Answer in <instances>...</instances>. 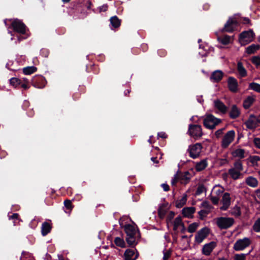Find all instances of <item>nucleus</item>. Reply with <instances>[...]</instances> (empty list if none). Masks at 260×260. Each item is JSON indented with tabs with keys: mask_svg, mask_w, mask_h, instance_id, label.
<instances>
[{
	"mask_svg": "<svg viewBox=\"0 0 260 260\" xmlns=\"http://www.w3.org/2000/svg\"><path fill=\"white\" fill-rule=\"evenodd\" d=\"M124 230L126 234L125 240L128 246L134 247L138 244V241H136V237L137 230L135 226L130 224H127L124 226Z\"/></svg>",
	"mask_w": 260,
	"mask_h": 260,
	"instance_id": "obj_1",
	"label": "nucleus"
},
{
	"mask_svg": "<svg viewBox=\"0 0 260 260\" xmlns=\"http://www.w3.org/2000/svg\"><path fill=\"white\" fill-rule=\"evenodd\" d=\"M222 120L212 114H206L203 119V125L207 129H214L221 122Z\"/></svg>",
	"mask_w": 260,
	"mask_h": 260,
	"instance_id": "obj_2",
	"label": "nucleus"
},
{
	"mask_svg": "<svg viewBox=\"0 0 260 260\" xmlns=\"http://www.w3.org/2000/svg\"><path fill=\"white\" fill-rule=\"evenodd\" d=\"M255 34L252 29L242 31L239 34V42L242 46H245L252 42Z\"/></svg>",
	"mask_w": 260,
	"mask_h": 260,
	"instance_id": "obj_3",
	"label": "nucleus"
},
{
	"mask_svg": "<svg viewBox=\"0 0 260 260\" xmlns=\"http://www.w3.org/2000/svg\"><path fill=\"white\" fill-rule=\"evenodd\" d=\"M235 223L232 217H220L216 219V224L220 230H226L231 228Z\"/></svg>",
	"mask_w": 260,
	"mask_h": 260,
	"instance_id": "obj_4",
	"label": "nucleus"
},
{
	"mask_svg": "<svg viewBox=\"0 0 260 260\" xmlns=\"http://www.w3.org/2000/svg\"><path fill=\"white\" fill-rule=\"evenodd\" d=\"M187 133L196 140L201 138L203 135L202 126L199 124H189Z\"/></svg>",
	"mask_w": 260,
	"mask_h": 260,
	"instance_id": "obj_5",
	"label": "nucleus"
},
{
	"mask_svg": "<svg viewBox=\"0 0 260 260\" xmlns=\"http://www.w3.org/2000/svg\"><path fill=\"white\" fill-rule=\"evenodd\" d=\"M203 148L202 144L197 143L194 145L189 146L187 151L189 152V156L193 159L199 157Z\"/></svg>",
	"mask_w": 260,
	"mask_h": 260,
	"instance_id": "obj_6",
	"label": "nucleus"
},
{
	"mask_svg": "<svg viewBox=\"0 0 260 260\" xmlns=\"http://www.w3.org/2000/svg\"><path fill=\"white\" fill-rule=\"evenodd\" d=\"M135 247L125 250L123 257L124 260H136L138 258L139 253Z\"/></svg>",
	"mask_w": 260,
	"mask_h": 260,
	"instance_id": "obj_7",
	"label": "nucleus"
},
{
	"mask_svg": "<svg viewBox=\"0 0 260 260\" xmlns=\"http://www.w3.org/2000/svg\"><path fill=\"white\" fill-rule=\"evenodd\" d=\"M235 136V132L234 130L228 131L224 136L222 142L221 147L223 148H227L233 141Z\"/></svg>",
	"mask_w": 260,
	"mask_h": 260,
	"instance_id": "obj_8",
	"label": "nucleus"
},
{
	"mask_svg": "<svg viewBox=\"0 0 260 260\" xmlns=\"http://www.w3.org/2000/svg\"><path fill=\"white\" fill-rule=\"evenodd\" d=\"M238 26V21L235 19L230 18L224 24V27L222 29V31L232 32L236 29Z\"/></svg>",
	"mask_w": 260,
	"mask_h": 260,
	"instance_id": "obj_9",
	"label": "nucleus"
},
{
	"mask_svg": "<svg viewBox=\"0 0 260 260\" xmlns=\"http://www.w3.org/2000/svg\"><path fill=\"white\" fill-rule=\"evenodd\" d=\"M210 232V229L207 227H204L199 230L195 236V242L201 243L207 237Z\"/></svg>",
	"mask_w": 260,
	"mask_h": 260,
	"instance_id": "obj_10",
	"label": "nucleus"
},
{
	"mask_svg": "<svg viewBox=\"0 0 260 260\" xmlns=\"http://www.w3.org/2000/svg\"><path fill=\"white\" fill-rule=\"evenodd\" d=\"M250 240L248 238L238 240L234 245V249L236 251L242 250L250 244Z\"/></svg>",
	"mask_w": 260,
	"mask_h": 260,
	"instance_id": "obj_11",
	"label": "nucleus"
},
{
	"mask_svg": "<svg viewBox=\"0 0 260 260\" xmlns=\"http://www.w3.org/2000/svg\"><path fill=\"white\" fill-rule=\"evenodd\" d=\"M256 120V116L254 114H250L248 119L244 122V124L248 129H254L258 125Z\"/></svg>",
	"mask_w": 260,
	"mask_h": 260,
	"instance_id": "obj_12",
	"label": "nucleus"
},
{
	"mask_svg": "<svg viewBox=\"0 0 260 260\" xmlns=\"http://www.w3.org/2000/svg\"><path fill=\"white\" fill-rule=\"evenodd\" d=\"M231 201L230 194L229 192H224L221 200L223 205L220 207V209L222 211L227 210L231 205Z\"/></svg>",
	"mask_w": 260,
	"mask_h": 260,
	"instance_id": "obj_13",
	"label": "nucleus"
},
{
	"mask_svg": "<svg viewBox=\"0 0 260 260\" xmlns=\"http://www.w3.org/2000/svg\"><path fill=\"white\" fill-rule=\"evenodd\" d=\"M228 87L229 90L232 92L236 93L238 91V83L236 78L229 77L228 79Z\"/></svg>",
	"mask_w": 260,
	"mask_h": 260,
	"instance_id": "obj_14",
	"label": "nucleus"
},
{
	"mask_svg": "<svg viewBox=\"0 0 260 260\" xmlns=\"http://www.w3.org/2000/svg\"><path fill=\"white\" fill-rule=\"evenodd\" d=\"M216 246V243L214 241L205 244L202 248V253L207 256L210 255Z\"/></svg>",
	"mask_w": 260,
	"mask_h": 260,
	"instance_id": "obj_15",
	"label": "nucleus"
},
{
	"mask_svg": "<svg viewBox=\"0 0 260 260\" xmlns=\"http://www.w3.org/2000/svg\"><path fill=\"white\" fill-rule=\"evenodd\" d=\"M12 26L14 29L20 34H24L25 32V26L20 20H15L12 23Z\"/></svg>",
	"mask_w": 260,
	"mask_h": 260,
	"instance_id": "obj_16",
	"label": "nucleus"
},
{
	"mask_svg": "<svg viewBox=\"0 0 260 260\" xmlns=\"http://www.w3.org/2000/svg\"><path fill=\"white\" fill-rule=\"evenodd\" d=\"M223 75L224 74L221 71H215L212 73L210 76V80L213 82L218 83L222 80Z\"/></svg>",
	"mask_w": 260,
	"mask_h": 260,
	"instance_id": "obj_17",
	"label": "nucleus"
},
{
	"mask_svg": "<svg viewBox=\"0 0 260 260\" xmlns=\"http://www.w3.org/2000/svg\"><path fill=\"white\" fill-rule=\"evenodd\" d=\"M214 104V107L218 109L221 113L225 114L227 112L228 109V107L220 100H215Z\"/></svg>",
	"mask_w": 260,
	"mask_h": 260,
	"instance_id": "obj_18",
	"label": "nucleus"
},
{
	"mask_svg": "<svg viewBox=\"0 0 260 260\" xmlns=\"http://www.w3.org/2000/svg\"><path fill=\"white\" fill-rule=\"evenodd\" d=\"M196 212V208L193 207H185L182 210V214L184 217L192 218V214Z\"/></svg>",
	"mask_w": 260,
	"mask_h": 260,
	"instance_id": "obj_19",
	"label": "nucleus"
},
{
	"mask_svg": "<svg viewBox=\"0 0 260 260\" xmlns=\"http://www.w3.org/2000/svg\"><path fill=\"white\" fill-rule=\"evenodd\" d=\"M241 112L237 105H233L231 107V111L229 112V117L232 119H235L240 115Z\"/></svg>",
	"mask_w": 260,
	"mask_h": 260,
	"instance_id": "obj_20",
	"label": "nucleus"
},
{
	"mask_svg": "<svg viewBox=\"0 0 260 260\" xmlns=\"http://www.w3.org/2000/svg\"><path fill=\"white\" fill-rule=\"evenodd\" d=\"M190 173L188 171H186L184 173L181 172L179 174V180L182 184H186L190 180Z\"/></svg>",
	"mask_w": 260,
	"mask_h": 260,
	"instance_id": "obj_21",
	"label": "nucleus"
},
{
	"mask_svg": "<svg viewBox=\"0 0 260 260\" xmlns=\"http://www.w3.org/2000/svg\"><path fill=\"white\" fill-rule=\"evenodd\" d=\"M255 101V99L251 96H248L243 101V108L247 110L248 109Z\"/></svg>",
	"mask_w": 260,
	"mask_h": 260,
	"instance_id": "obj_22",
	"label": "nucleus"
},
{
	"mask_svg": "<svg viewBox=\"0 0 260 260\" xmlns=\"http://www.w3.org/2000/svg\"><path fill=\"white\" fill-rule=\"evenodd\" d=\"M245 182L247 185L252 187H256L258 185L257 180L252 176L248 177L246 179Z\"/></svg>",
	"mask_w": 260,
	"mask_h": 260,
	"instance_id": "obj_23",
	"label": "nucleus"
},
{
	"mask_svg": "<svg viewBox=\"0 0 260 260\" xmlns=\"http://www.w3.org/2000/svg\"><path fill=\"white\" fill-rule=\"evenodd\" d=\"M208 165L207 160L206 159H202L199 162H197L196 165V170L198 171H202L204 170Z\"/></svg>",
	"mask_w": 260,
	"mask_h": 260,
	"instance_id": "obj_24",
	"label": "nucleus"
},
{
	"mask_svg": "<svg viewBox=\"0 0 260 260\" xmlns=\"http://www.w3.org/2000/svg\"><path fill=\"white\" fill-rule=\"evenodd\" d=\"M228 173L234 180H237L240 178L241 173L240 171L235 170V168H231L228 171Z\"/></svg>",
	"mask_w": 260,
	"mask_h": 260,
	"instance_id": "obj_25",
	"label": "nucleus"
},
{
	"mask_svg": "<svg viewBox=\"0 0 260 260\" xmlns=\"http://www.w3.org/2000/svg\"><path fill=\"white\" fill-rule=\"evenodd\" d=\"M237 71L241 77H245L247 76V71L241 61H239L237 63Z\"/></svg>",
	"mask_w": 260,
	"mask_h": 260,
	"instance_id": "obj_26",
	"label": "nucleus"
},
{
	"mask_svg": "<svg viewBox=\"0 0 260 260\" xmlns=\"http://www.w3.org/2000/svg\"><path fill=\"white\" fill-rule=\"evenodd\" d=\"M260 48V45L258 44H251L246 48V52L248 54H254L257 50Z\"/></svg>",
	"mask_w": 260,
	"mask_h": 260,
	"instance_id": "obj_27",
	"label": "nucleus"
},
{
	"mask_svg": "<svg viewBox=\"0 0 260 260\" xmlns=\"http://www.w3.org/2000/svg\"><path fill=\"white\" fill-rule=\"evenodd\" d=\"M110 21L111 24L115 28H117L120 26L121 20L119 19L117 16L112 17Z\"/></svg>",
	"mask_w": 260,
	"mask_h": 260,
	"instance_id": "obj_28",
	"label": "nucleus"
},
{
	"mask_svg": "<svg viewBox=\"0 0 260 260\" xmlns=\"http://www.w3.org/2000/svg\"><path fill=\"white\" fill-rule=\"evenodd\" d=\"M168 204H162L159 207L158 209V215L160 218H162L166 214L167 210L166 208L167 207Z\"/></svg>",
	"mask_w": 260,
	"mask_h": 260,
	"instance_id": "obj_29",
	"label": "nucleus"
},
{
	"mask_svg": "<svg viewBox=\"0 0 260 260\" xmlns=\"http://www.w3.org/2000/svg\"><path fill=\"white\" fill-rule=\"evenodd\" d=\"M244 153L245 150L244 149H237L232 152V154L235 157H238L240 159H242L245 157Z\"/></svg>",
	"mask_w": 260,
	"mask_h": 260,
	"instance_id": "obj_30",
	"label": "nucleus"
},
{
	"mask_svg": "<svg viewBox=\"0 0 260 260\" xmlns=\"http://www.w3.org/2000/svg\"><path fill=\"white\" fill-rule=\"evenodd\" d=\"M217 40L224 45H228L231 42V37L227 35L223 36L218 37Z\"/></svg>",
	"mask_w": 260,
	"mask_h": 260,
	"instance_id": "obj_31",
	"label": "nucleus"
},
{
	"mask_svg": "<svg viewBox=\"0 0 260 260\" xmlns=\"http://www.w3.org/2000/svg\"><path fill=\"white\" fill-rule=\"evenodd\" d=\"M187 196L186 194H184L182 198L179 200L177 201L176 202L175 206L177 208H182L185 204L187 201Z\"/></svg>",
	"mask_w": 260,
	"mask_h": 260,
	"instance_id": "obj_32",
	"label": "nucleus"
},
{
	"mask_svg": "<svg viewBox=\"0 0 260 260\" xmlns=\"http://www.w3.org/2000/svg\"><path fill=\"white\" fill-rule=\"evenodd\" d=\"M51 230L50 224L46 222H44L42 225V234L43 236L46 235L48 233L50 232Z\"/></svg>",
	"mask_w": 260,
	"mask_h": 260,
	"instance_id": "obj_33",
	"label": "nucleus"
},
{
	"mask_svg": "<svg viewBox=\"0 0 260 260\" xmlns=\"http://www.w3.org/2000/svg\"><path fill=\"white\" fill-rule=\"evenodd\" d=\"M114 244L118 247L121 248L126 247V244L123 239L120 237H117L114 240Z\"/></svg>",
	"mask_w": 260,
	"mask_h": 260,
	"instance_id": "obj_34",
	"label": "nucleus"
},
{
	"mask_svg": "<svg viewBox=\"0 0 260 260\" xmlns=\"http://www.w3.org/2000/svg\"><path fill=\"white\" fill-rule=\"evenodd\" d=\"M248 89L260 93V84L254 82H251L249 84Z\"/></svg>",
	"mask_w": 260,
	"mask_h": 260,
	"instance_id": "obj_35",
	"label": "nucleus"
},
{
	"mask_svg": "<svg viewBox=\"0 0 260 260\" xmlns=\"http://www.w3.org/2000/svg\"><path fill=\"white\" fill-rule=\"evenodd\" d=\"M231 214L236 217H239L241 215V208L240 207L236 205L232 210Z\"/></svg>",
	"mask_w": 260,
	"mask_h": 260,
	"instance_id": "obj_36",
	"label": "nucleus"
},
{
	"mask_svg": "<svg viewBox=\"0 0 260 260\" xmlns=\"http://www.w3.org/2000/svg\"><path fill=\"white\" fill-rule=\"evenodd\" d=\"M37 69L34 67H28L24 68L23 70V73L25 75H30L34 73Z\"/></svg>",
	"mask_w": 260,
	"mask_h": 260,
	"instance_id": "obj_37",
	"label": "nucleus"
},
{
	"mask_svg": "<svg viewBox=\"0 0 260 260\" xmlns=\"http://www.w3.org/2000/svg\"><path fill=\"white\" fill-rule=\"evenodd\" d=\"M198 226L199 224L198 223L193 222L189 225L187 229V231L190 233H194L196 231Z\"/></svg>",
	"mask_w": 260,
	"mask_h": 260,
	"instance_id": "obj_38",
	"label": "nucleus"
},
{
	"mask_svg": "<svg viewBox=\"0 0 260 260\" xmlns=\"http://www.w3.org/2000/svg\"><path fill=\"white\" fill-rule=\"evenodd\" d=\"M234 166L235 170L239 171H241L243 170V165L240 159L237 160L234 164Z\"/></svg>",
	"mask_w": 260,
	"mask_h": 260,
	"instance_id": "obj_39",
	"label": "nucleus"
},
{
	"mask_svg": "<svg viewBox=\"0 0 260 260\" xmlns=\"http://www.w3.org/2000/svg\"><path fill=\"white\" fill-rule=\"evenodd\" d=\"M181 173V171L178 170L176 173L174 175L173 178L171 180V184L173 186L176 185L177 182L179 180V174Z\"/></svg>",
	"mask_w": 260,
	"mask_h": 260,
	"instance_id": "obj_40",
	"label": "nucleus"
},
{
	"mask_svg": "<svg viewBox=\"0 0 260 260\" xmlns=\"http://www.w3.org/2000/svg\"><path fill=\"white\" fill-rule=\"evenodd\" d=\"M206 189L204 186V184H199L197 187L196 192V196H199L201 194H202L203 192L206 191Z\"/></svg>",
	"mask_w": 260,
	"mask_h": 260,
	"instance_id": "obj_41",
	"label": "nucleus"
},
{
	"mask_svg": "<svg viewBox=\"0 0 260 260\" xmlns=\"http://www.w3.org/2000/svg\"><path fill=\"white\" fill-rule=\"evenodd\" d=\"M253 230L255 232H260V218H258L254 223L252 226Z\"/></svg>",
	"mask_w": 260,
	"mask_h": 260,
	"instance_id": "obj_42",
	"label": "nucleus"
},
{
	"mask_svg": "<svg viewBox=\"0 0 260 260\" xmlns=\"http://www.w3.org/2000/svg\"><path fill=\"white\" fill-rule=\"evenodd\" d=\"M249 158V161L253 166H257V162L260 160V157L257 155L250 156Z\"/></svg>",
	"mask_w": 260,
	"mask_h": 260,
	"instance_id": "obj_43",
	"label": "nucleus"
},
{
	"mask_svg": "<svg viewBox=\"0 0 260 260\" xmlns=\"http://www.w3.org/2000/svg\"><path fill=\"white\" fill-rule=\"evenodd\" d=\"M247 254H244V253H241V254H235L234 256V260H246V256Z\"/></svg>",
	"mask_w": 260,
	"mask_h": 260,
	"instance_id": "obj_44",
	"label": "nucleus"
},
{
	"mask_svg": "<svg viewBox=\"0 0 260 260\" xmlns=\"http://www.w3.org/2000/svg\"><path fill=\"white\" fill-rule=\"evenodd\" d=\"M10 83L11 85L16 87L20 84V80L17 78H12L10 79Z\"/></svg>",
	"mask_w": 260,
	"mask_h": 260,
	"instance_id": "obj_45",
	"label": "nucleus"
},
{
	"mask_svg": "<svg viewBox=\"0 0 260 260\" xmlns=\"http://www.w3.org/2000/svg\"><path fill=\"white\" fill-rule=\"evenodd\" d=\"M251 62L256 66H260V57L258 56H254L251 58Z\"/></svg>",
	"mask_w": 260,
	"mask_h": 260,
	"instance_id": "obj_46",
	"label": "nucleus"
},
{
	"mask_svg": "<svg viewBox=\"0 0 260 260\" xmlns=\"http://www.w3.org/2000/svg\"><path fill=\"white\" fill-rule=\"evenodd\" d=\"M201 220H204L208 214V212L205 210H201L198 212Z\"/></svg>",
	"mask_w": 260,
	"mask_h": 260,
	"instance_id": "obj_47",
	"label": "nucleus"
},
{
	"mask_svg": "<svg viewBox=\"0 0 260 260\" xmlns=\"http://www.w3.org/2000/svg\"><path fill=\"white\" fill-rule=\"evenodd\" d=\"M174 223L175 224L178 225L179 226H180L181 225H182V224L183 223V222H182L181 216L180 215L177 216L175 219V220L174 221Z\"/></svg>",
	"mask_w": 260,
	"mask_h": 260,
	"instance_id": "obj_48",
	"label": "nucleus"
},
{
	"mask_svg": "<svg viewBox=\"0 0 260 260\" xmlns=\"http://www.w3.org/2000/svg\"><path fill=\"white\" fill-rule=\"evenodd\" d=\"M64 205L66 208L71 210L72 209L71 202L69 200H66L64 201Z\"/></svg>",
	"mask_w": 260,
	"mask_h": 260,
	"instance_id": "obj_49",
	"label": "nucleus"
},
{
	"mask_svg": "<svg viewBox=\"0 0 260 260\" xmlns=\"http://www.w3.org/2000/svg\"><path fill=\"white\" fill-rule=\"evenodd\" d=\"M253 143L255 146L260 149V138H254L253 139Z\"/></svg>",
	"mask_w": 260,
	"mask_h": 260,
	"instance_id": "obj_50",
	"label": "nucleus"
},
{
	"mask_svg": "<svg viewBox=\"0 0 260 260\" xmlns=\"http://www.w3.org/2000/svg\"><path fill=\"white\" fill-rule=\"evenodd\" d=\"M157 53H158V54L160 57H164L167 54V51L165 49H159L157 51Z\"/></svg>",
	"mask_w": 260,
	"mask_h": 260,
	"instance_id": "obj_51",
	"label": "nucleus"
},
{
	"mask_svg": "<svg viewBox=\"0 0 260 260\" xmlns=\"http://www.w3.org/2000/svg\"><path fill=\"white\" fill-rule=\"evenodd\" d=\"M108 6L107 4L103 5V6L99 7V12H105L107 10Z\"/></svg>",
	"mask_w": 260,
	"mask_h": 260,
	"instance_id": "obj_52",
	"label": "nucleus"
},
{
	"mask_svg": "<svg viewBox=\"0 0 260 260\" xmlns=\"http://www.w3.org/2000/svg\"><path fill=\"white\" fill-rule=\"evenodd\" d=\"M201 206H202V207H203L205 208H206V209H210V208H211L209 203L207 201H205L203 202L202 203Z\"/></svg>",
	"mask_w": 260,
	"mask_h": 260,
	"instance_id": "obj_53",
	"label": "nucleus"
},
{
	"mask_svg": "<svg viewBox=\"0 0 260 260\" xmlns=\"http://www.w3.org/2000/svg\"><path fill=\"white\" fill-rule=\"evenodd\" d=\"M211 201L214 205H217L219 202V198L217 197H211Z\"/></svg>",
	"mask_w": 260,
	"mask_h": 260,
	"instance_id": "obj_54",
	"label": "nucleus"
},
{
	"mask_svg": "<svg viewBox=\"0 0 260 260\" xmlns=\"http://www.w3.org/2000/svg\"><path fill=\"white\" fill-rule=\"evenodd\" d=\"M175 215V213L173 211H170L169 215L167 216V220H172Z\"/></svg>",
	"mask_w": 260,
	"mask_h": 260,
	"instance_id": "obj_55",
	"label": "nucleus"
},
{
	"mask_svg": "<svg viewBox=\"0 0 260 260\" xmlns=\"http://www.w3.org/2000/svg\"><path fill=\"white\" fill-rule=\"evenodd\" d=\"M223 128L218 129L215 133V135L217 138H219L221 135L223 134Z\"/></svg>",
	"mask_w": 260,
	"mask_h": 260,
	"instance_id": "obj_56",
	"label": "nucleus"
},
{
	"mask_svg": "<svg viewBox=\"0 0 260 260\" xmlns=\"http://www.w3.org/2000/svg\"><path fill=\"white\" fill-rule=\"evenodd\" d=\"M157 136L159 138H161L162 139H166L167 137V134L164 132H159L157 134Z\"/></svg>",
	"mask_w": 260,
	"mask_h": 260,
	"instance_id": "obj_57",
	"label": "nucleus"
},
{
	"mask_svg": "<svg viewBox=\"0 0 260 260\" xmlns=\"http://www.w3.org/2000/svg\"><path fill=\"white\" fill-rule=\"evenodd\" d=\"M161 186L165 191H168L170 190V187L167 184L162 183Z\"/></svg>",
	"mask_w": 260,
	"mask_h": 260,
	"instance_id": "obj_58",
	"label": "nucleus"
},
{
	"mask_svg": "<svg viewBox=\"0 0 260 260\" xmlns=\"http://www.w3.org/2000/svg\"><path fill=\"white\" fill-rule=\"evenodd\" d=\"M170 254H171L169 252H164L163 259L168 260L169 259V258L170 257Z\"/></svg>",
	"mask_w": 260,
	"mask_h": 260,
	"instance_id": "obj_59",
	"label": "nucleus"
},
{
	"mask_svg": "<svg viewBox=\"0 0 260 260\" xmlns=\"http://www.w3.org/2000/svg\"><path fill=\"white\" fill-rule=\"evenodd\" d=\"M136 241H138V243L139 241L141 239V233H140V232L139 230L138 229V228H137V234L136 235Z\"/></svg>",
	"mask_w": 260,
	"mask_h": 260,
	"instance_id": "obj_60",
	"label": "nucleus"
},
{
	"mask_svg": "<svg viewBox=\"0 0 260 260\" xmlns=\"http://www.w3.org/2000/svg\"><path fill=\"white\" fill-rule=\"evenodd\" d=\"M250 20L247 17H244L242 19V23L244 24H250Z\"/></svg>",
	"mask_w": 260,
	"mask_h": 260,
	"instance_id": "obj_61",
	"label": "nucleus"
},
{
	"mask_svg": "<svg viewBox=\"0 0 260 260\" xmlns=\"http://www.w3.org/2000/svg\"><path fill=\"white\" fill-rule=\"evenodd\" d=\"M105 236V233L104 231H101L99 232V239L104 238Z\"/></svg>",
	"mask_w": 260,
	"mask_h": 260,
	"instance_id": "obj_62",
	"label": "nucleus"
},
{
	"mask_svg": "<svg viewBox=\"0 0 260 260\" xmlns=\"http://www.w3.org/2000/svg\"><path fill=\"white\" fill-rule=\"evenodd\" d=\"M131 88H129L128 89H126L124 91V94L126 96H128V94L131 92Z\"/></svg>",
	"mask_w": 260,
	"mask_h": 260,
	"instance_id": "obj_63",
	"label": "nucleus"
},
{
	"mask_svg": "<svg viewBox=\"0 0 260 260\" xmlns=\"http://www.w3.org/2000/svg\"><path fill=\"white\" fill-rule=\"evenodd\" d=\"M257 198L260 200V189H257L255 191Z\"/></svg>",
	"mask_w": 260,
	"mask_h": 260,
	"instance_id": "obj_64",
	"label": "nucleus"
}]
</instances>
